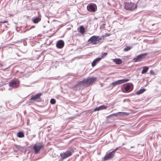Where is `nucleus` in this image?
Here are the masks:
<instances>
[{
	"label": "nucleus",
	"mask_w": 161,
	"mask_h": 161,
	"mask_svg": "<svg viewBox=\"0 0 161 161\" xmlns=\"http://www.w3.org/2000/svg\"><path fill=\"white\" fill-rule=\"evenodd\" d=\"M136 5L133 3H124V7L127 10H133L136 8Z\"/></svg>",
	"instance_id": "1"
},
{
	"label": "nucleus",
	"mask_w": 161,
	"mask_h": 161,
	"mask_svg": "<svg viewBox=\"0 0 161 161\" xmlns=\"http://www.w3.org/2000/svg\"><path fill=\"white\" fill-rule=\"evenodd\" d=\"M100 40V38L98 36H94L91 37L88 40L89 43L95 45L97 44L99 42V41Z\"/></svg>",
	"instance_id": "2"
},
{
	"label": "nucleus",
	"mask_w": 161,
	"mask_h": 161,
	"mask_svg": "<svg viewBox=\"0 0 161 161\" xmlns=\"http://www.w3.org/2000/svg\"><path fill=\"white\" fill-rule=\"evenodd\" d=\"M87 10L92 12H96L97 9V7L96 4H88L87 7Z\"/></svg>",
	"instance_id": "3"
},
{
	"label": "nucleus",
	"mask_w": 161,
	"mask_h": 161,
	"mask_svg": "<svg viewBox=\"0 0 161 161\" xmlns=\"http://www.w3.org/2000/svg\"><path fill=\"white\" fill-rule=\"evenodd\" d=\"M147 54L148 53H146L137 56L136 57L134 58L133 60L135 62L140 61L142 59L145 58Z\"/></svg>",
	"instance_id": "4"
},
{
	"label": "nucleus",
	"mask_w": 161,
	"mask_h": 161,
	"mask_svg": "<svg viewBox=\"0 0 161 161\" xmlns=\"http://www.w3.org/2000/svg\"><path fill=\"white\" fill-rule=\"evenodd\" d=\"M129 80L128 79H125L121 80H119L116 81H114L112 82L111 84L113 86H116L118 84H121L126 82H127Z\"/></svg>",
	"instance_id": "5"
},
{
	"label": "nucleus",
	"mask_w": 161,
	"mask_h": 161,
	"mask_svg": "<svg viewBox=\"0 0 161 161\" xmlns=\"http://www.w3.org/2000/svg\"><path fill=\"white\" fill-rule=\"evenodd\" d=\"M96 80V78L94 77L90 78L87 80H85L83 81V83H86L87 84H90L94 82Z\"/></svg>",
	"instance_id": "6"
},
{
	"label": "nucleus",
	"mask_w": 161,
	"mask_h": 161,
	"mask_svg": "<svg viewBox=\"0 0 161 161\" xmlns=\"http://www.w3.org/2000/svg\"><path fill=\"white\" fill-rule=\"evenodd\" d=\"M116 149H114L112 152H110L108 154H106L103 160L105 161L107 160L110 158L113 157L114 156L113 153L114 152L116 151Z\"/></svg>",
	"instance_id": "7"
},
{
	"label": "nucleus",
	"mask_w": 161,
	"mask_h": 161,
	"mask_svg": "<svg viewBox=\"0 0 161 161\" xmlns=\"http://www.w3.org/2000/svg\"><path fill=\"white\" fill-rule=\"evenodd\" d=\"M19 82L17 80L13 81L9 83V85L13 87H16L19 86Z\"/></svg>",
	"instance_id": "8"
},
{
	"label": "nucleus",
	"mask_w": 161,
	"mask_h": 161,
	"mask_svg": "<svg viewBox=\"0 0 161 161\" xmlns=\"http://www.w3.org/2000/svg\"><path fill=\"white\" fill-rule=\"evenodd\" d=\"M71 154H72L70 151H67L64 153L61 154L60 155L63 159H64L70 156Z\"/></svg>",
	"instance_id": "9"
},
{
	"label": "nucleus",
	"mask_w": 161,
	"mask_h": 161,
	"mask_svg": "<svg viewBox=\"0 0 161 161\" xmlns=\"http://www.w3.org/2000/svg\"><path fill=\"white\" fill-rule=\"evenodd\" d=\"M42 147V145L35 146L33 148L35 150V152L36 153H37L40 151Z\"/></svg>",
	"instance_id": "10"
},
{
	"label": "nucleus",
	"mask_w": 161,
	"mask_h": 161,
	"mask_svg": "<svg viewBox=\"0 0 161 161\" xmlns=\"http://www.w3.org/2000/svg\"><path fill=\"white\" fill-rule=\"evenodd\" d=\"M107 107L106 106L104 105H101L98 107H97L96 108L94 109V111H99L100 110H102L103 109H106Z\"/></svg>",
	"instance_id": "11"
},
{
	"label": "nucleus",
	"mask_w": 161,
	"mask_h": 161,
	"mask_svg": "<svg viewBox=\"0 0 161 161\" xmlns=\"http://www.w3.org/2000/svg\"><path fill=\"white\" fill-rule=\"evenodd\" d=\"M64 42L62 41H58L57 44V47L58 48H61L64 47Z\"/></svg>",
	"instance_id": "12"
},
{
	"label": "nucleus",
	"mask_w": 161,
	"mask_h": 161,
	"mask_svg": "<svg viewBox=\"0 0 161 161\" xmlns=\"http://www.w3.org/2000/svg\"><path fill=\"white\" fill-rule=\"evenodd\" d=\"M101 59V58H98L95 59L92 63V66L94 67L96 65V63L98 62Z\"/></svg>",
	"instance_id": "13"
},
{
	"label": "nucleus",
	"mask_w": 161,
	"mask_h": 161,
	"mask_svg": "<svg viewBox=\"0 0 161 161\" xmlns=\"http://www.w3.org/2000/svg\"><path fill=\"white\" fill-rule=\"evenodd\" d=\"M41 20V17L39 16L38 17H36L33 19L32 20L35 23H37L39 22Z\"/></svg>",
	"instance_id": "14"
},
{
	"label": "nucleus",
	"mask_w": 161,
	"mask_h": 161,
	"mask_svg": "<svg viewBox=\"0 0 161 161\" xmlns=\"http://www.w3.org/2000/svg\"><path fill=\"white\" fill-rule=\"evenodd\" d=\"M113 61L117 64H120L122 63V60L119 58H115L113 60Z\"/></svg>",
	"instance_id": "15"
},
{
	"label": "nucleus",
	"mask_w": 161,
	"mask_h": 161,
	"mask_svg": "<svg viewBox=\"0 0 161 161\" xmlns=\"http://www.w3.org/2000/svg\"><path fill=\"white\" fill-rule=\"evenodd\" d=\"M118 116H123L124 115H128V113L126 112H119L117 113Z\"/></svg>",
	"instance_id": "16"
},
{
	"label": "nucleus",
	"mask_w": 161,
	"mask_h": 161,
	"mask_svg": "<svg viewBox=\"0 0 161 161\" xmlns=\"http://www.w3.org/2000/svg\"><path fill=\"white\" fill-rule=\"evenodd\" d=\"M148 69V68L146 66H144L143 67V70L142 71V74L146 73Z\"/></svg>",
	"instance_id": "17"
},
{
	"label": "nucleus",
	"mask_w": 161,
	"mask_h": 161,
	"mask_svg": "<svg viewBox=\"0 0 161 161\" xmlns=\"http://www.w3.org/2000/svg\"><path fill=\"white\" fill-rule=\"evenodd\" d=\"M146 91V89H140L139 91L137 92H136V94L137 95H139L143 93Z\"/></svg>",
	"instance_id": "18"
},
{
	"label": "nucleus",
	"mask_w": 161,
	"mask_h": 161,
	"mask_svg": "<svg viewBox=\"0 0 161 161\" xmlns=\"http://www.w3.org/2000/svg\"><path fill=\"white\" fill-rule=\"evenodd\" d=\"M41 94H38L31 98V100H35L39 98L41 96Z\"/></svg>",
	"instance_id": "19"
},
{
	"label": "nucleus",
	"mask_w": 161,
	"mask_h": 161,
	"mask_svg": "<svg viewBox=\"0 0 161 161\" xmlns=\"http://www.w3.org/2000/svg\"><path fill=\"white\" fill-rule=\"evenodd\" d=\"M17 136L19 137L22 138L24 136V134L23 132H19L18 133Z\"/></svg>",
	"instance_id": "20"
},
{
	"label": "nucleus",
	"mask_w": 161,
	"mask_h": 161,
	"mask_svg": "<svg viewBox=\"0 0 161 161\" xmlns=\"http://www.w3.org/2000/svg\"><path fill=\"white\" fill-rule=\"evenodd\" d=\"M80 31L81 34H83L85 32V29L82 26H81L80 27Z\"/></svg>",
	"instance_id": "21"
},
{
	"label": "nucleus",
	"mask_w": 161,
	"mask_h": 161,
	"mask_svg": "<svg viewBox=\"0 0 161 161\" xmlns=\"http://www.w3.org/2000/svg\"><path fill=\"white\" fill-rule=\"evenodd\" d=\"M130 88V86L129 84H127L125 88L126 91L128 92Z\"/></svg>",
	"instance_id": "22"
},
{
	"label": "nucleus",
	"mask_w": 161,
	"mask_h": 161,
	"mask_svg": "<svg viewBox=\"0 0 161 161\" xmlns=\"http://www.w3.org/2000/svg\"><path fill=\"white\" fill-rule=\"evenodd\" d=\"M118 116L117 113H114V114H111L109 115V116H108V117L110 118V117H114V116Z\"/></svg>",
	"instance_id": "23"
},
{
	"label": "nucleus",
	"mask_w": 161,
	"mask_h": 161,
	"mask_svg": "<svg viewBox=\"0 0 161 161\" xmlns=\"http://www.w3.org/2000/svg\"><path fill=\"white\" fill-rule=\"evenodd\" d=\"M50 103L52 104H54L56 103V101L54 99H52L50 100Z\"/></svg>",
	"instance_id": "24"
},
{
	"label": "nucleus",
	"mask_w": 161,
	"mask_h": 161,
	"mask_svg": "<svg viewBox=\"0 0 161 161\" xmlns=\"http://www.w3.org/2000/svg\"><path fill=\"white\" fill-rule=\"evenodd\" d=\"M107 53H103L102 54V58H101V59L104 58L107 55Z\"/></svg>",
	"instance_id": "25"
},
{
	"label": "nucleus",
	"mask_w": 161,
	"mask_h": 161,
	"mask_svg": "<svg viewBox=\"0 0 161 161\" xmlns=\"http://www.w3.org/2000/svg\"><path fill=\"white\" fill-rule=\"evenodd\" d=\"M130 47H125V48H124V50L125 51H128L129 50H130Z\"/></svg>",
	"instance_id": "26"
},
{
	"label": "nucleus",
	"mask_w": 161,
	"mask_h": 161,
	"mask_svg": "<svg viewBox=\"0 0 161 161\" xmlns=\"http://www.w3.org/2000/svg\"><path fill=\"white\" fill-rule=\"evenodd\" d=\"M6 21H4V22H3V23H6Z\"/></svg>",
	"instance_id": "27"
}]
</instances>
